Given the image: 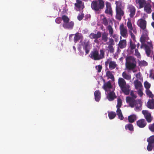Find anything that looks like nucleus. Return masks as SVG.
Returning <instances> with one entry per match:
<instances>
[{
    "mask_svg": "<svg viewBox=\"0 0 154 154\" xmlns=\"http://www.w3.org/2000/svg\"><path fill=\"white\" fill-rule=\"evenodd\" d=\"M104 7L105 3L103 0H94L91 3V8L96 13H99Z\"/></svg>",
    "mask_w": 154,
    "mask_h": 154,
    "instance_id": "f257e3e1",
    "label": "nucleus"
},
{
    "mask_svg": "<svg viewBox=\"0 0 154 154\" xmlns=\"http://www.w3.org/2000/svg\"><path fill=\"white\" fill-rule=\"evenodd\" d=\"M100 54H99L98 51L97 49L91 51L89 55L91 58L94 60H100L104 57L105 52L103 49L100 50Z\"/></svg>",
    "mask_w": 154,
    "mask_h": 154,
    "instance_id": "f03ea898",
    "label": "nucleus"
},
{
    "mask_svg": "<svg viewBox=\"0 0 154 154\" xmlns=\"http://www.w3.org/2000/svg\"><path fill=\"white\" fill-rule=\"evenodd\" d=\"M125 60V67L128 70H132L136 67L137 62L135 58L131 56H129L126 58Z\"/></svg>",
    "mask_w": 154,
    "mask_h": 154,
    "instance_id": "7ed1b4c3",
    "label": "nucleus"
},
{
    "mask_svg": "<svg viewBox=\"0 0 154 154\" xmlns=\"http://www.w3.org/2000/svg\"><path fill=\"white\" fill-rule=\"evenodd\" d=\"M118 83L122 91L126 95L129 94V90L126 87V83L124 79L122 78H119Z\"/></svg>",
    "mask_w": 154,
    "mask_h": 154,
    "instance_id": "20e7f679",
    "label": "nucleus"
},
{
    "mask_svg": "<svg viewBox=\"0 0 154 154\" xmlns=\"http://www.w3.org/2000/svg\"><path fill=\"white\" fill-rule=\"evenodd\" d=\"M137 24L140 28L145 32V34L146 36L148 35V32L146 30H145L146 26V22L144 19L141 18L138 20Z\"/></svg>",
    "mask_w": 154,
    "mask_h": 154,
    "instance_id": "39448f33",
    "label": "nucleus"
},
{
    "mask_svg": "<svg viewBox=\"0 0 154 154\" xmlns=\"http://www.w3.org/2000/svg\"><path fill=\"white\" fill-rule=\"evenodd\" d=\"M116 18L119 20H121L122 17L124 15L125 12L118 5H117L116 7Z\"/></svg>",
    "mask_w": 154,
    "mask_h": 154,
    "instance_id": "423d86ee",
    "label": "nucleus"
},
{
    "mask_svg": "<svg viewBox=\"0 0 154 154\" xmlns=\"http://www.w3.org/2000/svg\"><path fill=\"white\" fill-rule=\"evenodd\" d=\"M120 33L122 36L126 38L128 36V29L126 27H124L123 24H121L119 27Z\"/></svg>",
    "mask_w": 154,
    "mask_h": 154,
    "instance_id": "0eeeda50",
    "label": "nucleus"
},
{
    "mask_svg": "<svg viewBox=\"0 0 154 154\" xmlns=\"http://www.w3.org/2000/svg\"><path fill=\"white\" fill-rule=\"evenodd\" d=\"M142 113L144 115L145 118L148 123H150L152 120L151 113L147 110H143Z\"/></svg>",
    "mask_w": 154,
    "mask_h": 154,
    "instance_id": "6e6552de",
    "label": "nucleus"
},
{
    "mask_svg": "<svg viewBox=\"0 0 154 154\" xmlns=\"http://www.w3.org/2000/svg\"><path fill=\"white\" fill-rule=\"evenodd\" d=\"M82 45L83 49L85 51L86 54H88L89 52L90 49L89 41L84 40Z\"/></svg>",
    "mask_w": 154,
    "mask_h": 154,
    "instance_id": "1a4fd4ad",
    "label": "nucleus"
},
{
    "mask_svg": "<svg viewBox=\"0 0 154 154\" xmlns=\"http://www.w3.org/2000/svg\"><path fill=\"white\" fill-rule=\"evenodd\" d=\"M126 101L127 103H129L130 107L133 108L138 101V100H135L134 98L128 97L126 98Z\"/></svg>",
    "mask_w": 154,
    "mask_h": 154,
    "instance_id": "9d476101",
    "label": "nucleus"
},
{
    "mask_svg": "<svg viewBox=\"0 0 154 154\" xmlns=\"http://www.w3.org/2000/svg\"><path fill=\"white\" fill-rule=\"evenodd\" d=\"M128 11L130 13L129 16L131 18H133L134 16L136 13V9L135 7L131 5H129L128 7Z\"/></svg>",
    "mask_w": 154,
    "mask_h": 154,
    "instance_id": "9b49d317",
    "label": "nucleus"
},
{
    "mask_svg": "<svg viewBox=\"0 0 154 154\" xmlns=\"http://www.w3.org/2000/svg\"><path fill=\"white\" fill-rule=\"evenodd\" d=\"M137 7L139 9L143 8L147 3L146 0H135Z\"/></svg>",
    "mask_w": 154,
    "mask_h": 154,
    "instance_id": "f8f14e48",
    "label": "nucleus"
},
{
    "mask_svg": "<svg viewBox=\"0 0 154 154\" xmlns=\"http://www.w3.org/2000/svg\"><path fill=\"white\" fill-rule=\"evenodd\" d=\"M136 123L137 126L141 128H144L147 124L146 120L144 119L138 120L137 121Z\"/></svg>",
    "mask_w": 154,
    "mask_h": 154,
    "instance_id": "ddd939ff",
    "label": "nucleus"
},
{
    "mask_svg": "<svg viewBox=\"0 0 154 154\" xmlns=\"http://www.w3.org/2000/svg\"><path fill=\"white\" fill-rule=\"evenodd\" d=\"M74 25V23L73 22L71 21L63 23V26L65 29H72L73 28Z\"/></svg>",
    "mask_w": 154,
    "mask_h": 154,
    "instance_id": "4468645a",
    "label": "nucleus"
},
{
    "mask_svg": "<svg viewBox=\"0 0 154 154\" xmlns=\"http://www.w3.org/2000/svg\"><path fill=\"white\" fill-rule=\"evenodd\" d=\"M101 32L100 31H98L97 34L91 33L89 35V37L91 39H98L101 37Z\"/></svg>",
    "mask_w": 154,
    "mask_h": 154,
    "instance_id": "2eb2a0df",
    "label": "nucleus"
},
{
    "mask_svg": "<svg viewBox=\"0 0 154 154\" xmlns=\"http://www.w3.org/2000/svg\"><path fill=\"white\" fill-rule=\"evenodd\" d=\"M144 47L145 48V50L146 53L148 57H151L150 55L152 54V51L151 48L147 45H144Z\"/></svg>",
    "mask_w": 154,
    "mask_h": 154,
    "instance_id": "dca6fc26",
    "label": "nucleus"
},
{
    "mask_svg": "<svg viewBox=\"0 0 154 154\" xmlns=\"http://www.w3.org/2000/svg\"><path fill=\"white\" fill-rule=\"evenodd\" d=\"M144 7V11L147 14H149L152 12V6L149 3H147Z\"/></svg>",
    "mask_w": 154,
    "mask_h": 154,
    "instance_id": "f3484780",
    "label": "nucleus"
},
{
    "mask_svg": "<svg viewBox=\"0 0 154 154\" xmlns=\"http://www.w3.org/2000/svg\"><path fill=\"white\" fill-rule=\"evenodd\" d=\"M142 102L140 100H138V101L135 105L134 110L137 112L140 111L142 109Z\"/></svg>",
    "mask_w": 154,
    "mask_h": 154,
    "instance_id": "a211bd4d",
    "label": "nucleus"
},
{
    "mask_svg": "<svg viewBox=\"0 0 154 154\" xmlns=\"http://www.w3.org/2000/svg\"><path fill=\"white\" fill-rule=\"evenodd\" d=\"M107 98L109 101L113 100L116 98L115 93L113 91H110L107 96Z\"/></svg>",
    "mask_w": 154,
    "mask_h": 154,
    "instance_id": "6ab92c4d",
    "label": "nucleus"
},
{
    "mask_svg": "<svg viewBox=\"0 0 154 154\" xmlns=\"http://www.w3.org/2000/svg\"><path fill=\"white\" fill-rule=\"evenodd\" d=\"M112 88V86L111 84L110 81H108L106 82L104 84L103 86H102V88L106 92L109 89H110Z\"/></svg>",
    "mask_w": 154,
    "mask_h": 154,
    "instance_id": "aec40b11",
    "label": "nucleus"
},
{
    "mask_svg": "<svg viewBox=\"0 0 154 154\" xmlns=\"http://www.w3.org/2000/svg\"><path fill=\"white\" fill-rule=\"evenodd\" d=\"M147 107L151 109H154V99L152 98L149 99L147 103Z\"/></svg>",
    "mask_w": 154,
    "mask_h": 154,
    "instance_id": "412c9836",
    "label": "nucleus"
},
{
    "mask_svg": "<svg viewBox=\"0 0 154 154\" xmlns=\"http://www.w3.org/2000/svg\"><path fill=\"white\" fill-rule=\"evenodd\" d=\"M76 3L75 4V7L79 9H83L84 7V3L80 0H76Z\"/></svg>",
    "mask_w": 154,
    "mask_h": 154,
    "instance_id": "4be33fe9",
    "label": "nucleus"
},
{
    "mask_svg": "<svg viewBox=\"0 0 154 154\" xmlns=\"http://www.w3.org/2000/svg\"><path fill=\"white\" fill-rule=\"evenodd\" d=\"M127 45V42L125 40H121L118 44V46L120 49H123L126 47Z\"/></svg>",
    "mask_w": 154,
    "mask_h": 154,
    "instance_id": "5701e85b",
    "label": "nucleus"
},
{
    "mask_svg": "<svg viewBox=\"0 0 154 154\" xmlns=\"http://www.w3.org/2000/svg\"><path fill=\"white\" fill-rule=\"evenodd\" d=\"M94 95L95 101L98 102L100 100L101 98V93L99 90H96L94 92Z\"/></svg>",
    "mask_w": 154,
    "mask_h": 154,
    "instance_id": "b1692460",
    "label": "nucleus"
},
{
    "mask_svg": "<svg viewBox=\"0 0 154 154\" xmlns=\"http://www.w3.org/2000/svg\"><path fill=\"white\" fill-rule=\"evenodd\" d=\"M135 88L136 89L142 88V85L141 82L138 79L136 80L134 82Z\"/></svg>",
    "mask_w": 154,
    "mask_h": 154,
    "instance_id": "393cba45",
    "label": "nucleus"
},
{
    "mask_svg": "<svg viewBox=\"0 0 154 154\" xmlns=\"http://www.w3.org/2000/svg\"><path fill=\"white\" fill-rule=\"evenodd\" d=\"M109 4V3L108 2H106V8L105 11V12L106 14H109L112 15V8L110 7V6L109 5L108 6L107 4Z\"/></svg>",
    "mask_w": 154,
    "mask_h": 154,
    "instance_id": "a878e982",
    "label": "nucleus"
},
{
    "mask_svg": "<svg viewBox=\"0 0 154 154\" xmlns=\"http://www.w3.org/2000/svg\"><path fill=\"white\" fill-rule=\"evenodd\" d=\"M128 118V122L131 123L134 122L137 119L136 116L134 114L130 115Z\"/></svg>",
    "mask_w": 154,
    "mask_h": 154,
    "instance_id": "bb28decb",
    "label": "nucleus"
},
{
    "mask_svg": "<svg viewBox=\"0 0 154 154\" xmlns=\"http://www.w3.org/2000/svg\"><path fill=\"white\" fill-rule=\"evenodd\" d=\"M117 66L116 62L114 61H110L109 62V68L111 70L115 69Z\"/></svg>",
    "mask_w": 154,
    "mask_h": 154,
    "instance_id": "cd10ccee",
    "label": "nucleus"
},
{
    "mask_svg": "<svg viewBox=\"0 0 154 154\" xmlns=\"http://www.w3.org/2000/svg\"><path fill=\"white\" fill-rule=\"evenodd\" d=\"M108 34L105 32L102 33L101 35V40L104 42H106L108 39Z\"/></svg>",
    "mask_w": 154,
    "mask_h": 154,
    "instance_id": "c85d7f7f",
    "label": "nucleus"
},
{
    "mask_svg": "<svg viewBox=\"0 0 154 154\" xmlns=\"http://www.w3.org/2000/svg\"><path fill=\"white\" fill-rule=\"evenodd\" d=\"M128 21L127 23V25L129 29V32L132 31V30H133V27L131 23V19L130 18H128Z\"/></svg>",
    "mask_w": 154,
    "mask_h": 154,
    "instance_id": "c756f323",
    "label": "nucleus"
},
{
    "mask_svg": "<svg viewBox=\"0 0 154 154\" xmlns=\"http://www.w3.org/2000/svg\"><path fill=\"white\" fill-rule=\"evenodd\" d=\"M122 76L124 79L128 80H130L131 79V75L130 74H128L125 72H123Z\"/></svg>",
    "mask_w": 154,
    "mask_h": 154,
    "instance_id": "7c9ffc66",
    "label": "nucleus"
},
{
    "mask_svg": "<svg viewBox=\"0 0 154 154\" xmlns=\"http://www.w3.org/2000/svg\"><path fill=\"white\" fill-rule=\"evenodd\" d=\"M101 17H103V18L101 19V23L105 26L108 25V22L106 17L103 15H101Z\"/></svg>",
    "mask_w": 154,
    "mask_h": 154,
    "instance_id": "2f4dec72",
    "label": "nucleus"
},
{
    "mask_svg": "<svg viewBox=\"0 0 154 154\" xmlns=\"http://www.w3.org/2000/svg\"><path fill=\"white\" fill-rule=\"evenodd\" d=\"M106 75L108 79H110L112 80H114V76L112 72L110 71H108L106 72Z\"/></svg>",
    "mask_w": 154,
    "mask_h": 154,
    "instance_id": "473e14b6",
    "label": "nucleus"
},
{
    "mask_svg": "<svg viewBox=\"0 0 154 154\" xmlns=\"http://www.w3.org/2000/svg\"><path fill=\"white\" fill-rule=\"evenodd\" d=\"M81 38V36L79 32H77L75 34L74 38V41L75 43H76Z\"/></svg>",
    "mask_w": 154,
    "mask_h": 154,
    "instance_id": "72a5a7b5",
    "label": "nucleus"
},
{
    "mask_svg": "<svg viewBox=\"0 0 154 154\" xmlns=\"http://www.w3.org/2000/svg\"><path fill=\"white\" fill-rule=\"evenodd\" d=\"M116 114L115 112H111L108 113V116L110 119H113L116 116Z\"/></svg>",
    "mask_w": 154,
    "mask_h": 154,
    "instance_id": "f704fd0d",
    "label": "nucleus"
},
{
    "mask_svg": "<svg viewBox=\"0 0 154 154\" xmlns=\"http://www.w3.org/2000/svg\"><path fill=\"white\" fill-rule=\"evenodd\" d=\"M106 42V44L108 45V46H113L115 45L114 40L112 38H109V41Z\"/></svg>",
    "mask_w": 154,
    "mask_h": 154,
    "instance_id": "c9c22d12",
    "label": "nucleus"
},
{
    "mask_svg": "<svg viewBox=\"0 0 154 154\" xmlns=\"http://www.w3.org/2000/svg\"><path fill=\"white\" fill-rule=\"evenodd\" d=\"M146 94L148 96L152 99L153 98L154 95L149 89H146Z\"/></svg>",
    "mask_w": 154,
    "mask_h": 154,
    "instance_id": "e433bc0d",
    "label": "nucleus"
},
{
    "mask_svg": "<svg viewBox=\"0 0 154 154\" xmlns=\"http://www.w3.org/2000/svg\"><path fill=\"white\" fill-rule=\"evenodd\" d=\"M125 128L126 129H128L130 131H132L134 130V127L133 125L131 124H129L126 125L125 126Z\"/></svg>",
    "mask_w": 154,
    "mask_h": 154,
    "instance_id": "4c0bfd02",
    "label": "nucleus"
},
{
    "mask_svg": "<svg viewBox=\"0 0 154 154\" xmlns=\"http://www.w3.org/2000/svg\"><path fill=\"white\" fill-rule=\"evenodd\" d=\"M147 141L148 143L153 144L154 143V135L151 136L148 138Z\"/></svg>",
    "mask_w": 154,
    "mask_h": 154,
    "instance_id": "58836bf2",
    "label": "nucleus"
},
{
    "mask_svg": "<svg viewBox=\"0 0 154 154\" xmlns=\"http://www.w3.org/2000/svg\"><path fill=\"white\" fill-rule=\"evenodd\" d=\"M61 18L63 21V23L68 22L70 20L69 17L65 15H63Z\"/></svg>",
    "mask_w": 154,
    "mask_h": 154,
    "instance_id": "ea45409f",
    "label": "nucleus"
},
{
    "mask_svg": "<svg viewBox=\"0 0 154 154\" xmlns=\"http://www.w3.org/2000/svg\"><path fill=\"white\" fill-rule=\"evenodd\" d=\"M107 29L109 30V33L110 36L113 33V30L112 27L110 25H109L107 27Z\"/></svg>",
    "mask_w": 154,
    "mask_h": 154,
    "instance_id": "a19ab883",
    "label": "nucleus"
},
{
    "mask_svg": "<svg viewBox=\"0 0 154 154\" xmlns=\"http://www.w3.org/2000/svg\"><path fill=\"white\" fill-rule=\"evenodd\" d=\"M146 41V39L144 37L141 36L140 38V42L141 43V46L142 48L143 47H144V45H146L145 43Z\"/></svg>",
    "mask_w": 154,
    "mask_h": 154,
    "instance_id": "79ce46f5",
    "label": "nucleus"
},
{
    "mask_svg": "<svg viewBox=\"0 0 154 154\" xmlns=\"http://www.w3.org/2000/svg\"><path fill=\"white\" fill-rule=\"evenodd\" d=\"M139 64L140 66H146L148 65V63L146 61L143 60L140 61Z\"/></svg>",
    "mask_w": 154,
    "mask_h": 154,
    "instance_id": "37998d69",
    "label": "nucleus"
},
{
    "mask_svg": "<svg viewBox=\"0 0 154 154\" xmlns=\"http://www.w3.org/2000/svg\"><path fill=\"white\" fill-rule=\"evenodd\" d=\"M122 105V101L121 99L119 98H117V104L116 105V108H120Z\"/></svg>",
    "mask_w": 154,
    "mask_h": 154,
    "instance_id": "c03bdc74",
    "label": "nucleus"
},
{
    "mask_svg": "<svg viewBox=\"0 0 154 154\" xmlns=\"http://www.w3.org/2000/svg\"><path fill=\"white\" fill-rule=\"evenodd\" d=\"M130 47L131 50L135 49L136 48V45L133 43L131 40L130 41Z\"/></svg>",
    "mask_w": 154,
    "mask_h": 154,
    "instance_id": "a18cd8bd",
    "label": "nucleus"
},
{
    "mask_svg": "<svg viewBox=\"0 0 154 154\" xmlns=\"http://www.w3.org/2000/svg\"><path fill=\"white\" fill-rule=\"evenodd\" d=\"M153 144H152L148 143V145L147 147V150L148 151H151L153 147Z\"/></svg>",
    "mask_w": 154,
    "mask_h": 154,
    "instance_id": "49530a36",
    "label": "nucleus"
},
{
    "mask_svg": "<svg viewBox=\"0 0 154 154\" xmlns=\"http://www.w3.org/2000/svg\"><path fill=\"white\" fill-rule=\"evenodd\" d=\"M107 48L108 49V51L110 53H112L114 52V48L113 46H108Z\"/></svg>",
    "mask_w": 154,
    "mask_h": 154,
    "instance_id": "de8ad7c7",
    "label": "nucleus"
},
{
    "mask_svg": "<svg viewBox=\"0 0 154 154\" xmlns=\"http://www.w3.org/2000/svg\"><path fill=\"white\" fill-rule=\"evenodd\" d=\"M150 84L147 81H145L144 83V86L146 89H149L150 87Z\"/></svg>",
    "mask_w": 154,
    "mask_h": 154,
    "instance_id": "09e8293b",
    "label": "nucleus"
},
{
    "mask_svg": "<svg viewBox=\"0 0 154 154\" xmlns=\"http://www.w3.org/2000/svg\"><path fill=\"white\" fill-rule=\"evenodd\" d=\"M102 67L101 65H98L95 66V68L99 73L101 72Z\"/></svg>",
    "mask_w": 154,
    "mask_h": 154,
    "instance_id": "8fccbe9b",
    "label": "nucleus"
},
{
    "mask_svg": "<svg viewBox=\"0 0 154 154\" xmlns=\"http://www.w3.org/2000/svg\"><path fill=\"white\" fill-rule=\"evenodd\" d=\"M149 128L152 132H154V123L152 124L149 125Z\"/></svg>",
    "mask_w": 154,
    "mask_h": 154,
    "instance_id": "3c124183",
    "label": "nucleus"
},
{
    "mask_svg": "<svg viewBox=\"0 0 154 154\" xmlns=\"http://www.w3.org/2000/svg\"><path fill=\"white\" fill-rule=\"evenodd\" d=\"M129 32L130 35L131 36V38L133 39V40L134 41H135V35L132 33V31H129Z\"/></svg>",
    "mask_w": 154,
    "mask_h": 154,
    "instance_id": "603ef678",
    "label": "nucleus"
},
{
    "mask_svg": "<svg viewBox=\"0 0 154 154\" xmlns=\"http://www.w3.org/2000/svg\"><path fill=\"white\" fill-rule=\"evenodd\" d=\"M84 17V14H79L77 17V19L81 21L83 19Z\"/></svg>",
    "mask_w": 154,
    "mask_h": 154,
    "instance_id": "864d4df0",
    "label": "nucleus"
},
{
    "mask_svg": "<svg viewBox=\"0 0 154 154\" xmlns=\"http://www.w3.org/2000/svg\"><path fill=\"white\" fill-rule=\"evenodd\" d=\"M134 54L135 56L138 57L140 56V54L138 52V50L136 49H135V50Z\"/></svg>",
    "mask_w": 154,
    "mask_h": 154,
    "instance_id": "5fc2aeb1",
    "label": "nucleus"
},
{
    "mask_svg": "<svg viewBox=\"0 0 154 154\" xmlns=\"http://www.w3.org/2000/svg\"><path fill=\"white\" fill-rule=\"evenodd\" d=\"M137 91L138 94L140 97H142L143 95V93L142 88L139 89Z\"/></svg>",
    "mask_w": 154,
    "mask_h": 154,
    "instance_id": "6e6d98bb",
    "label": "nucleus"
},
{
    "mask_svg": "<svg viewBox=\"0 0 154 154\" xmlns=\"http://www.w3.org/2000/svg\"><path fill=\"white\" fill-rule=\"evenodd\" d=\"M62 21V18L60 17H58L55 19V22L57 23H60Z\"/></svg>",
    "mask_w": 154,
    "mask_h": 154,
    "instance_id": "4d7b16f0",
    "label": "nucleus"
},
{
    "mask_svg": "<svg viewBox=\"0 0 154 154\" xmlns=\"http://www.w3.org/2000/svg\"><path fill=\"white\" fill-rule=\"evenodd\" d=\"M147 45L149 46L150 48H151L152 49H153V47L151 41L150 42H147Z\"/></svg>",
    "mask_w": 154,
    "mask_h": 154,
    "instance_id": "13d9d810",
    "label": "nucleus"
},
{
    "mask_svg": "<svg viewBox=\"0 0 154 154\" xmlns=\"http://www.w3.org/2000/svg\"><path fill=\"white\" fill-rule=\"evenodd\" d=\"M130 95L132 97V98L135 99L137 96L136 94H134V92L133 91H131L130 93Z\"/></svg>",
    "mask_w": 154,
    "mask_h": 154,
    "instance_id": "bf43d9fd",
    "label": "nucleus"
},
{
    "mask_svg": "<svg viewBox=\"0 0 154 154\" xmlns=\"http://www.w3.org/2000/svg\"><path fill=\"white\" fill-rule=\"evenodd\" d=\"M118 116L119 119L121 120H122L124 119V117L122 115V113L119 114L117 115Z\"/></svg>",
    "mask_w": 154,
    "mask_h": 154,
    "instance_id": "052dcab7",
    "label": "nucleus"
},
{
    "mask_svg": "<svg viewBox=\"0 0 154 154\" xmlns=\"http://www.w3.org/2000/svg\"><path fill=\"white\" fill-rule=\"evenodd\" d=\"M117 109L116 110L117 114L118 115L119 114L122 113L121 110L120 109V108H117Z\"/></svg>",
    "mask_w": 154,
    "mask_h": 154,
    "instance_id": "680f3d73",
    "label": "nucleus"
},
{
    "mask_svg": "<svg viewBox=\"0 0 154 154\" xmlns=\"http://www.w3.org/2000/svg\"><path fill=\"white\" fill-rule=\"evenodd\" d=\"M111 36H112L114 39L118 37L117 35L116 34H113Z\"/></svg>",
    "mask_w": 154,
    "mask_h": 154,
    "instance_id": "e2e57ef3",
    "label": "nucleus"
},
{
    "mask_svg": "<svg viewBox=\"0 0 154 154\" xmlns=\"http://www.w3.org/2000/svg\"><path fill=\"white\" fill-rule=\"evenodd\" d=\"M109 59H108L105 62V66H107L108 64H109Z\"/></svg>",
    "mask_w": 154,
    "mask_h": 154,
    "instance_id": "0e129e2a",
    "label": "nucleus"
},
{
    "mask_svg": "<svg viewBox=\"0 0 154 154\" xmlns=\"http://www.w3.org/2000/svg\"><path fill=\"white\" fill-rule=\"evenodd\" d=\"M136 77L137 78H139L140 77V73L139 72V73L136 74Z\"/></svg>",
    "mask_w": 154,
    "mask_h": 154,
    "instance_id": "69168bd1",
    "label": "nucleus"
},
{
    "mask_svg": "<svg viewBox=\"0 0 154 154\" xmlns=\"http://www.w3.org/2000/svg\"><path fill=\"white\" fill-rule=\"evenodd\" d=\"M132 31H133V32L135 33H136L137 32L136 29H134L133 27V30H132Z\"/></svg>",
    "mask_w": 154,
    "mask_h": 154,
    "instance_id": "338daca9",
    "label": "nucleus"
},
{
    "mask_svg": "<svg viewBox=\"0 0 154 154\" xmlns=\"http://www.w3.org/2000/svg\"><path fill=\"white\" fill-rule=\"evenodd\" d=\"M152 18L154 21V12H153L152 14ZM153 22H154V21Z\"/></svg>",
    "mask_w": 154,
    "mask_h": 154,
    "instance_id": "774afa93",
    "label": "nucleus"
}]
</instances>
